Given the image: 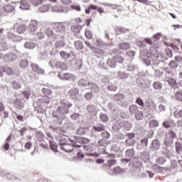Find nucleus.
Segmentation results:
<instances>
[{
  "instance_id": "1",
  "label": "nucleus",
  "mask_w": 182,
  "mask_h": 182,
  "mask_svg": "<svg viewBox=\"0 0 182 182\" xmlns=\"http://www.w3.org/2000/svg\"><path fill=\"white\" fill-rule=\"evenodd\" d=\"M60 106L58 107L56 110L53 112V117L57 119L60 118L61 120L65 119V114L69 113V109L73 106L72 102H69L68 100H61L60 102Z\"/></svg>"
},
{
  "instance_id": "2",
  "label": "nucleus",
  "mask_w": 182,
  "mask_h": 182,
  "mask_svg": "<svg viewBox=\"0 0 182 182\" xmlns=\"http://www.w3.org/2000/svg\"><path fill=\"white\" fill-rule=\"evenodd\" d=\"M52 28L57 32V33H58V35H59V36H61V38H63V36L66 35V26L65 25V23H53L52 24Z\"/></svg>"
},
{
  "instance_id": "3",
  "label": "nucleus",
  "mask_w": 182,
  "mask_h": 182,
  "mask_svg": "<svg viewBox=\"0 0 182 182\" xmlns=\"http://www.w3.org/2000/svg\"><path fill=\"white\" fill-rule=\"evenodd\" d=\"M85 43L88 48H90V49H92L96 55H105V50L93 47V46L88 41H85Z\"/></svg>"
},
{
  "instance_id": "4",
  "label": "nucleus",
  "mask_w": 182,
  "mask_h": 182,
  "mask_svg": "<svg viewBox=\"0 0 182 182\" xmlns=\"http://www.w3.org/2000/svg\"><path fill=\"white\" fill-rule=\"evenodd\" d=\"M73 147H80V145H72L69 144H64V145H61L60 146V149L61 150H63L64 151H66L67 153H70V151H73Z\"/></svg>"
},
{
  "instance_id": "5",
  "label": "nucleus",
  "mask_w": 182,
  "mask_h": 182,
  "mask_svg": "<svg viewBox=\"0 0 182 182\" xmlns=\"http://www.w3.org/2000/svg\"><path fill=\"white\" fill-rule=\"evenodd\" d=\"M4 72L9 76L14 75V69L8 65L0 67V73Z\"/></svg>"
},
{
  "instance_id": "6",
  "label": "nucleus",
  "mask_w": 182,
  "mask_h": 182,
  "mask_svg": "<svg viewBox=\"0 0 182 182\" xmlns=\"http://www.w3.org/2000/svg\"><path fill=\"white\" fill-rule=\"evenodd\" d=\"M87 110L90 116H96L97 114V109L93 105H90L87 107Z\"/></svg>"
},
{
  "instance_id": "7",
  "label": "nucleus",
  "mask_w": 182,
  "mask_h": 182,
  "mask_svg": "<svg viewBox=\"0 0 182 182\" xmlns=\"http://www.w3.org/2000/svg\"><path fill=\"white\" fill-rule=\"evenodd\" d=\"M58 77L61 80H70L72 79V74L60 72L58 73Z\"/></svg>"
},
{
  "instance_id": "8",
  "label": "nucleus",
  "mask_w": 182,
  "mask_h": 182,
  "mask_svg": "<svg viewBox=\"0 0 182 182\" xmlns=\"http://www.w3.org/2000/svg\"><path fill=\"white\" fill-rule=\"evenodd\" d=\"M28 29L30 31V32H35V31L38 29V21L36 20L31 21L28 25Z\"/></svg>"
},
{
  "instance_id": "9",
  "label": "nucleus",
  "mask_w": 182,
  "mask_h": 182,
  "mask_svg": "<svg viewBox=\"0 0 182 182\" xmlns=\"http://www.w3.org/2000/svg\"><path fill=\"white\" fill-rule=\"evenodd\" d=\"M57 140L60 141L59 144L61 146L68 143V136L63 134H60L57 136Z\"/></svg>"
},
{
  "instance_id": "10",
  "label": "nucleus",
  "mask_w": 182,
  "mask_h": 182,
  "mask_svg": "<svg viewBox=\"0 0 182 182\" xmlns=\"http://www.w3.org/2000/svg\"><path fill=\"white\" fill-rule=\"evenodd\" d=\"M31 68L34 72H36L38 75H43L45 71L38 65V64L33 63Z\"/></svg>"
},
{
  "instance_id": "11",
  "label": "nucleus",
  "mask_w": 182,
  "mask_h": 182,
  "mask_svg": "<svg viewBox=\"0 0 182 182\" xmlns=\"http://www.w3.org/2000/svg\"><path fill=\"white\" fill-rule=\"evenodd\" d=\"M90 90H91L92 93H99L100 88L97 84L94 82H90Z\"/></svg>"
},
{
  "instance_id": "12",
  "label": "nucleus",
  "mask_w": 182,
  "mask_h": 182,
  "mask_svg": "<svg viewBox=\"0 0 182 182\" xmlns=\"http://www.w3.org/2000/svg\"><path fill=\"white\" fill-rule=\"evenodd\" d=\"M14 105L16 109H18V110H22V109L24 107L23 102H22V100L19 99H16L14 102Z\"/></svg>"
},
{
  "instance_id": "13",
  "label": "nucleus",
  "mask_w": 182,
  "mask_h": 182,
  "mask_svg": "<svg viewBox=\"0 0 182 182\" xmlns=\"http://www.w3.org/2000/svg\"><path fill=\"white\" fill-rule=\"evenodd\" d=\"M2 113L4 119H6V117L9 116V113L5 111V106L2 104V102H0V116H2Z\"/></svg>"
},
{
  "instance_id": "14",
  "label": "nucleus",
  "mask_w": 182,
  "mask_h": 182,
  "mask_svg": "<svg viewBox=\"0 0 182 182\" xmlns=\"http://www.w3.org/2000/svg\"><path fill=\"white\" fill-rule=\"evenodd\" d=\"M146 107L151 112H154V110L157 109V106L156 105L154 101L148 102L146 104Z\"/></svg>"
},
{
  "instance_id": "15",
  "label": "nucleus",
  "mask_w": 182,
  "mask_h": 182,
  "mask_svg": "<svg viewBox=\"0 0 182 182\" xmlns=\"http://www.w3.org/2000/svg\"><path fill=\"white\" fill-rule=\"evenodd\" d=\"M3 11L6 14H9V13L14 12V11H15V7H14V6L11 5V4L6 5L3 7Z\"/></svg>"
},
{
  "instance_id": "16",
  "label": "nucleus",
  "mask_w": 182,
  "mask_h": 182,
  "mask_svg": "<svg viewBox=\"0 0 182 182\" xmlns=\"http://www.w3.org/2000/svg\"><path fill=\"white\" fill-rule=\"evenodd\" d=\"M78 85L82 87H86V86H90V82L88 80L81 79L79 80Z\"/></svg>"
},
{
  "instance_id": "17",
  "label": "nucleus",
  "mask_w": 182,
  "mask_h": 182,
  "mask_svg": "<svg viewBox=\"0 0 182 182\" xmlns=\"http://www.w3.org/2000/svg\"><path fill=\"white\" fill-rule=\"evenodd\" d=\"M79 95V90L77 88H72L70 91H68V95L70 97H75Z\"/></svg>"
},
{
  "instance_id": "18",
  "label": "nucleus",
  "mask_w": 182,
  "mask_h": 182,
  "mask_svg": "<svg viewBox=\"0 0 182 182\" xmlns=\"http://www.w3.org/2000/svg\"><path fill=\"white\" fill-rule=\"evenodd\" d=\"M46 34L48 38H53V39H58V36L53 33V31L50 28H47L46 31Z\"/></svg>"
},
{
  "instance_id": "19",
  "label": "nucleus",
  "mask_w": 182,
  "mask_h": 182,
  "mask_svg": "<svg viewBox=\"0 0 182 182\" xmlns=\"http://www.w3.org/2000/svg\"><path fill=\"white\" fill-rule=\"evenodd\" d=\"M107 65L109 66V68H116L117 63L116 60H114V57L112 58H109L107 60Z\"/></svg>"
},
{
  "instance_id": "20",
  "label": "nucleus",
  "mask_w": 182,
  "mask_h": 182,
  "mask_svg": "<svg viewBox=\"0 0 182 182\" xmlns=\"http://www.w3.org/2000/svg\"><path fill=\"white\" fill-rule=\"evenodd\" d=\"M118 48L121 50H127L128 49H130V44L127 43H122L119 44Z\"/></svg>"
},
{
  "instance_id": "21",
  "label": "nucleus",
  "mask_w": 182,
  "mask_h": 182,
  "mask_svg": "<svg viewBox=\"0 0 182 182\" xmlns=\"http://www.w3.org/2000/svg\"><path fill=\"white\" fill-rule=\"evenodd\" d=\"M151 149H153V150H159V149H160V141L154 139L151 144Z\"/></svg>"
},
{
  "instance_id": "22",
  "label": "nucleus",
  "mask_w": 182,
  "mask_h": 182,
  "mask_svg": "<svg viewBox=\"0 0 182 182\" xmlns=\"http://www.w3.org/2000/svg\"><path fill=\"white\" fill-rule=\"evenodd\" d=\"M91 11H97V6L90 4L88 8L85 9V14H90Z\"/></svg>"
},
{
  "instance_id": "23",
  "label": "nucleus",
  "mask_w": 182,
  "mask_h": 182,
  "mask_svg": "<svg viewBox=\"0 0 182 182\" xmlns=\"http://www.w3.org/2000/svg\"><path fill=\"white\" fill-rule=\"evenodd\" d=\"M56 68H59L60 69H62V70H68V65H66V63H62V62H57L55 63Z\"/></svg>"
},
{
  "instance_id": "24",
  "label": "nucleus",
  "mask_w": 182,
  "mask_h": 182,
  "mask_svg": "<svg viewBox=\"0 0 182 182\" xmlns=\"http://www.w3.org/2000/svg\"><path fill=\"white\" fill-rule=\"evenodd\" d=\"M125 156L128 159H133V157H134V149H127L125 152Z\"/></svg>"
},
{
  "instance_id": "25",
  "label": "nucleus",
  "mask_w": 182,
  "mask_h": 182,
  "mask_svg": "<svg viewBox=\"0 0 182 182\" xmlns=\"http://www.w3.org/2000/svg\"><path fill=\"white\" fill-rule=\"evenodd\" d=\"M36 137L38 141H43L45 140V134L41 132H38L36 133Z\"/></svg>"
},
{
  "instance_id": "26",
  "label": "nucleus",
  "mask_w": 182,
  "mask_h": 182,
  "mask_svg": "<svg viewBox=\"0 0 182 182\" xmlns=\"http://www.w3.org/2000/svg\"><path fill=\"white\" fill-rule=\"evenodd\" d=\"M74 45L77 50H80L83 49V43L80 41H75Z\"/></svg>"
},
{
  "instance_id": "27",
  "label": "nucleus",
  "mask_w": 182,
  "mask_h": 182,
  "mask_svg": "<svg viewBox=\"0 0 182 182\" xmlns=\"http://www.w3.org/2000/svg\"><path fill=\"white\" fill-rule=\"evenodd\" d=\"M24 46L26 49H33L36 46V44L32 41H27L25 43Z\"/></svg>"
},
{
  "instance_id": "28",
  "label": "nucleus",
  "mask_w": 182,
  "mask_h": 182,
  "mask_svg": "<svg viewBox=\"0 0 182 182\" xmlns=\"http://www.w3.org/2000/svg\"><path fill=\"white\" fill-rule=\"evenodd\" d=\"M66 45V43H65V41L61 40V41H58L55 43V48L60 49L62 48H64V46Z\"/></svg>"
},
{
  "instance_id": "29",
  "label": "nucleus",
  "mask_w": 182,
  "mask_h": 182,
  "mask_svg": "<svg viewBox=\"0 0 182 182\" xmlns=\"http://www.w3.org/2000/svg\"><path fill=\"white\" fill-rule=\"evenodd\" d=\"M173 139L171 138L170 135L166 134L165 140H164V143L166 146H168V144H171V143H173Z\"/></svg>"
},
{
  "instance_id": "30",
  "label": "nucleus",
  "mask_w": 182,
  "mask_h": 182,
  "mask_svg": "<svg viewBox=\"0 0 182 182\" xmlns=\"http://www.w3.org/2000/svg\"><path fill=\"white\" fill-rule=\"evenodd\" d=\"M28 65L29 63L27 60H21L19 63V66L20 68H21V69H25V68H28Z\"/></svg>"
},
{
  "instance_id": "31",
  "label": "nucleus",
  "mask_w": 182,
  "mask_h": 182,
  "mask_svg": "<svg viewBox=\"0 0 182 182\" xmlns=\"http://www.w3.org/2000/svg\"><path fill=\"white\" fill-rule=\"evenodd\" d=\"M95 132H103L105 131V125L102 124H99L98 126H94L92 127Z\"/></svg>"
},
{
  "instance_id": "32",
  "label": "nucleus",
  "mask_w": 182,
  "mask_h": 182,
  "mask_svg": "<svg viewBox=\"0 0 182 182\" xmlns=\"http://www.w3.org/2000/svg\"><path fill=\"white\" fill-rule=\"evenodd\" d=\"M129 110L131 114H134V113L139 110V108L137 105H132L129 107Z\"/></svg>"
},
{
  "instance_id": "33",
  "label": "nucleus",
  "mask_w": 182,
  "mask_h": 182,
  "mask_svg": "<svg viewBox=\"0 0 182 182\" xmlns=\"http://www.w3.org/2000/svg\"><path fill=\"white\" fill-rule=\"evenodd\" d=\"M153 87L156 90H160V89H162L163 87V84L160 82H154L153 84Z\"/></svg>"
},
{
  "instance_id": "34",
  "label": "nucleus",
  "mask_w": 182,
  "mask_h": 182,
  "mask_svg": "<svg viewBox=\"0 0 182 182\" xmlns=\"http://www.w3.org/2000/svg\"><path fill=\"white\" fill-rule=\"evenodd\" d=\"M175 98L178 102H182V90H178L175 93Z\"/></svg>"
},
{
  "instance_id": "35",
  "label": "nucleus",
  "mask_w": 182,
  "mask_h": 182,
  "mask_svg": "<svg viewBox=\"0 0 182 182\" xmlns=\"http://www.w3.org/2000/svg\"><path fill=\"white\" fill-rule=\"evenodd\" d=\"M42 93H43L46 97L50 96V95H52V90L49 88H43Z\"/></svg>"
},
{
  "instance_id": "36",
  "label": "nucleus",
  "mask_w": 182,
  "mask_h": 182,
  "mask_svg": "<svg viewBox=\"0 0 182 182\" xmlns=\"http://www.w3.org/2000/svg\"><path fill=\"white\" fill-rule=\"evenodd\" d=\"M135 119L136 120H141L143 119V112L141 111H136L135 112Z\"/></svg>"
},
{
  "instance_id": "37",
  "label": "nucleus",
  "mask_w": 182,
  "mask_h": 182,
  "mask_svg": "<svg viewBox=\"0 0 182 182\" xmlns=\"http://www.w3.org/2000/svg\"><path fill=\"white\" fill-rule=\"evenodd\" d=\"M50 149L54 151V153H57L58 152V145H56V144L50 141Z\"/></svg>"
},
{
  "instance_id": "38",
  "label": "nucleus",
  "mask_w": 182,
  "mask_h": 182,
  "mask_svg": "<svg viewBox=\"0 0 182 182\" xmlns=\"http://www.w3.org/2000/svg\"><path fill=\"white\" fill-rule=\"evenodd\" d=\"M156 164L162 166V164H164L166 163V159H164V157H158L156 159Z\"/></svg>"
},
{
  "instance_id": "39",
  "label": "nucleus",
  "mask_w": 182,
  "mask_h": 182,
  "mask_svg": "<svg viewBox=\"0 0 182 182\" xmlns=\"http://www.w3.org/2000/svg\"><path fill=\"white\" fill-rule=\"evenodd\" d=\"M167 82L172 87L176 86L177 85V81H176V80L173 77H169L167 80Z\"/></svg>"
},
{
  "instance_id": "40",
  "label": "nucleus",
  "mask_w": 182,
  "mask_h": 182,
  "mask_svg": "<svg viewBox=\"0 0 182 182\" xmlns=\"http://www.w3.org/2000/svg\"><path fill=\"white\" fill-rule=\"evenodd\" d=\"M25 31H26V26L23 25H20L16 29V31L18 32V33H23Z\"/></svg>"
},
{
  "instance_id": "41",
  "label": "nucleus",
  "mask_w": 182,
  "mask_h": 182,
  "mask_svg": "<svg viewBox=\"0 0 182 182\" xmlns=\"http://www.w3.org/2000/svg\"><path fill=\"white\" fill-rule=\"evenodd\" d=\"M176 151L178 154H180V153L182 151V145L180 142L176 143Z\"/></svg>"
},
{
  "instance_id": "42",
  "label": "nucleus",
  "mask_w": 182,
  "mask_h": 182,
  "mask_svg": "<svg viewBox=\"0 0 182 182\" xmlns=\"http://www.w3.org/2000/svg\"><path fill=\"white\" fill-rule=\"evenodd\" d=\"M7 37L9 38V39H11L14 42H16L17 41L16 36H15V34H14L12 32H9L7 33Z\"/></svg>"
},
{
  "instance_id": "43",
  "label": "nucleus",
  "mask_w": 182,
  "mask_h": 182,
  "mask_svg": "<svg viewBox=\"0 0 182 182\" xmlns=\"http://www.w3.org/2000/svg\"><path fill=\"white\" fill-rule=\"evenodd\" d=\"M118 77H119V79H127V77H129V74L124 72H119Z\"/></svg>"
},
{
  "instance_id": "44",
  "label": "nucleus",
  "mask_w": 182,
  "mask_h": 182,
  "mask_svg": "<svg viewBox=\"0 0 182 182\" xmlns=\"http://www.w3.org/2000/svg\"><path fill=\"white\" fill-rule=\"evenodd\" d=\"M60 55L63 59H69L70 58V53H68L66 51H61Z\"/></svg>"
},
{
  "instance_id": "45",
  "label": "nucleus",
  "mask_w": 182,
  "mask_h": 182,
  "mask_svg": "<svg viewBox=\"0 0 182 182\" xmlns=\"http://www.w3.org/2000/svg\"><path fill=\"white\" fill-rule=\"evenodd\" d=\"M77 134H79L80 136H83L85 133H86V128L80 127L77 130Z\"/></svg>"
},
{
  "instance_id": "46",
  "label": "nucleus",
  "mask_w": 182,
  "mask_h": 182,
  "mask_svg": "<svg viewBox=\"0 0 182 182\" xmlns=\"http://www.w3.org/2000/svg\"><path fill=\"white\" fill-rule=\"evenodd\" d=\"M73 31L75 32V33H79L80 31H82V26L76 25L73 26Z\"/></svg>"
},
{
  "instance_id": "47",
  "label": "nucleus",
  "mask_w": 182,
  "mask_h": 182,
  "mask_svg": "<svg viewBox=\"0 0 182 182\" xmlns=\"http://www.w3.org/2000/svg\"><path fill=\"white\" fill-rule=\"evenodd\" d=\"M39 102L41 105H49V103H50V100H49V97L43 98L39 100Z\"/></svg>"
},
{
  "instance_id": "48",
  "label": "nucleus",
  "mask_w": 182,
  "mask_h": 182,
  "mask_svg": "<svg viewBox=\"0 0 182 182\" xmlns=\"http://www.w3.org/2000/svg\"><path fill=\"white\" fill-rule=\"evenodd\" d=\"M114 59L116 60V63H123L124 58L120 55H117L114 57Z\"/></svg>"
},
{
  "instance_id": "49",
  "label": "nucleus",
  "mask_w": 182,
  "mask_h": 182,
  "mask_svg": "<svg viewBox=\"0 0 182 182\" xmlns=\"http://www.w3.org/2000/svg\"><path fill=\"white\" fill-rule=\"evenodd\" d=\"M20 8L23 11H26L31 8V6H29L28 3H23L21 4Z\"/></svg>"
},
{
  "instance_id": "50",
  "label": "nucleus",
  "mask_w": 182,
  "mask_h": 182,
  "mask_svg": "<svg viewBox=\"0 0 182 182\" xmlns=\"http://www.w3.org/2000/svg\"><path fill=\"white\" fill-rule=\"evenodd\" d=\"M103 5L104 6H108L109 8H111V9H117V4L105 3Z\"/></svg>"
},
{
  "instance_id": "51",
  "label": "nucleus",
  "mask_w": 182,
  "mask_h": 182,
  "mask_svg": "<svg viewBox=\"0 0 182 182\" xmlns=\"http://www.w3.org/2000/svg\"><path fill=\"white\" fill-rule=\"evenodd\" d=\"M85 36L87 39H92V38H93V34H92V31L90 30L85 31Z\"/></svg>"
},
{
  "instance_id": "52",
  "label": "nucleus",
  "mask_w": 182,
  "mask_h": 182,
  "mask_svg": "<svg viewBox=\"0 0 182 182\" xmlns=\"http://www.w3.org/2000/svg\"><path fill=\"white\" fill-rule=\"evenodd\" d=\"M100 119L102 120V122H109V117L105 114H101L100 116Z\"/></svg>"
},
{
  "instance_id": "53",
  "label": "nucleus",
  "mask_w": 182,
  "mask_h": 182,
  "mask_svg": "<svg viewBox=\"0 0 182 182\" xmlns=\"http://www.w3.org/2000/svg\"><path fill=\"white\" fill-rule=\"evenodd\" d=\"M150 127H157L159 126V122L156 119L149 122Z\"/></svg>"
},
{
  "instance_id": "54",
  "label": "nucleus",
  "mask_w": 182,
  "mask_h": 182,
  "mask_svg": "<svg viewBox=\"0 0 182 182\" xmlns=\"http://www.w3.org/2000/svg\"><path fill=\"white\" fill-rule=\"evenodd\" d=\"M12 87H14V89H21V84H19L18 82L16 81H13L11 82Z\"/></svg>"
},
{
  "instance_id": "55",
  "label": "nucleus",
  "mask_w": 182,
  "mask_h": 182,
  "mask_svg": "<svg viewBox=\"0 0 182 182\" xmlns=\"http://www.w3.org/2000/svg\"><path fill=\"white\" fill-rule=\"evenodd\" d=\"M48 11H49V6L48 5H43L40 8V11H41L42 13L48 12Z\"/></svg>"
},
{
  "instance_id": "56",
  "label": "nucleus",
  "mask_w": 182,
  "mask_h": 182,
  "mask_svg": "<svg viewBox=\"0 0 182 182\" xmlns=\"http://www.w3.org/2000/svg\"><path fill=\"white\" fill-rule=\"evenodd\" d=\"M43 1L45 0H31V2L33 5H35V6H38V5H41Z\"/></svg>"
},
{
  "instance_id": "57",
  "label": "nucleus",
  "mask_w": 182,
  "mask_h": 182,
  "mask_svg": "<svg viewBox=\"0 0 182 182\" xmlns=\"http://www.w3.org/2000/svg\"><path fill=\"white\" fill-rule=\"evenodd\" d=\"M101 136L103 139L107 140V139L110 137V134L108 132L105 131L102 133H101Z\"/></svg>"
},
{
  "instance_id": "58",
  "label": "nucleus",
  "mask_w": 182,
  "mask_h": 182,
  "mask_svg": "<svg viewBox=\"0 0 182 182\" xmlns=\"http://www.w3.org/2000/svg\"><path fill=\"white\" fill-rule=\"evenodd\" d=\"M93 97V93L92 92H87L85 95V98L86 100L90 101L91 99Z\"/></svg>"
},
{
  "instance_id": "59",
  "label": "nucleus",
  "mask_w": 182,
  "mask_h": 182,
  "mask_svg": "<svg viewBox=\"0 0 182 182\" xmlns=\"http://www.w3.org/2000/svg\"><path fill=\"white\" fill-rule=\"evenodd\" d=\"M90 141V140L87 138L81 137L80 139V143H82V144H87Z\"/></svg>"
},
{
  "instance_id": "60",
  "label": "nucleus",
  "mask_w": 182,
  "mask_h": 182,
  "mask_svg": "<svg viewBox=\"0 0 182 182\" xmlns=\"http://www.w3.org/2000/svg\"><path fill=\"white\" fill-rule=\"evenodd\" d=\"M126 144H127V146H134V144H135L136 141L134 139H127L125 141Z\"/></svg>"
},
{
  "instance_id": "61",
  "label": "nucleus",
  "mask_w": 182,
  "mask_h": 182,
  "mask_svg": "<svg viewBox=\"0 0 182 182\" xmlns=\"http://www.w3.org/2000/svg\"><path fill=\"white\" fill-rule=\"evenodd\" d=\"M108 167H112L116 164V159H109L107 161Z\"/></svg>"
},
{
  "instance_id": "62",
  "label": "nucleus",
  "mask_w": 182,
  "mask_h": 182,
  "mask_svg": "<svg viewBox=\"0 0 182 182\" xmlns=\"http://www.w3.org/2000/svg\"><path fill=\"white\" fill-rule=\"evenodd\" d=\"M163 126L166 129H170V127H171V122H168V121H165L163 123Z\"/></svg>"
},
{
  "instance_id": "63",
  "label": "nucleus",
  "mask_w": 182,
  "mask_h": 182,
  "mask_svg": "<svg viewBox=\"0 0 182 182\" xmlns=\"http://www.w3.org/2000/svg\"><path fill=\"white\" fill-rule=\"evenodd\" d=\"M95 46L98 48H102V46H103V41L100 39H97L95 41Z\"/></svg>"
},
{
  "instance_id": "64",
  "label": "nucleus",
  "mask_w": 182,
  "mask_h": 182,
  "mask_svg": "<svg viewBox=\"0 0 182 182\" xmlns=\"http://www.w3.org/2000/svg\"><path fill=\"white\" fill-rule=\"evenodd\" d=\"M136 103L139 105V106H141V107L144 106V102H143V100H141V98H137L136 100Z\"/></svg>"
}]
</instances>
